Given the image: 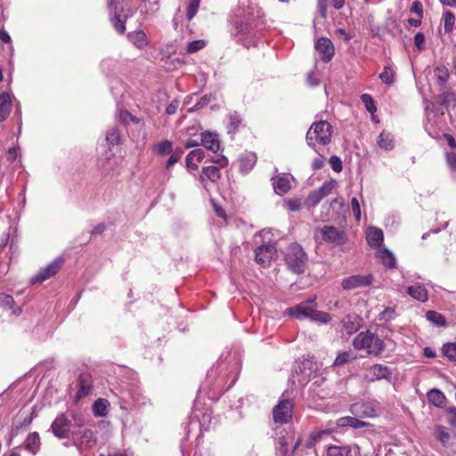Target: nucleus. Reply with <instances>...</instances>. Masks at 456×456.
I'll use <instances>...</instances> for the list:
<instances>
[{"instance_id": "nucleus-35", "label": "nucleus", "mask_w": 456, "mask_h": 456, "mask_svg": "<svg viewBox=\"0 0 456 456\" xmlns=\"http://www.w3.org/2000/svg\"><path fill=\"white\" fill-rule=\"evenodd\" d=\"M442 354L449 361L456 362V343H445L442 347Z\"/></svg>"}, {"instance_id": "nucleus-16", "label": "nucleus", "mask_w": 456, "mask_h": 456, "mask_svg": "<svg viewBox=\"0 0 456 456\" xmlns=\"http://www.w3.org/2000/svg\"><path fill=\"white\" fill-rule=\"evenodd\" d=\"M351 411L360 418H373L377 415L375 409L367 403H354Z\"/></svg>"}, {"instance_id": "nucleus-20", "label": "nucleus", "mask_w": 456, "mask_h": 456, "mask_svg": "<svg viewBox=\"0 0 456 456\" xmlns=\"http://www.w3.org/2000/svg\"><path fill=\"white\" fill-rule=\"evenodd\" d=\"M370 373L372 378L371 380L381 379H389L392 375V372L388 369L387 366L382 364H374L370 368Z\"/></svg>"}, {"instance_id": "nucleus-36", "label": "nucleus", "mask_w": 456, "mask_h": 456, "mask_svg": "<svg viewBox=\"0 0 456 456\" xmlns=\"http://www.w3.org/2000/svg\"><path fill=\"white\" fill-rule=\"evenodd\" d=\"M91 389V385L89 381L88 376H81L79 379V389L77 393L78 397L86 396L89 394Z\"/></svg>"}, {"instance_id": "nucleus-56", "label": "nucleus", "mask_w": 456, "mask_h": 456, "mask_svg": "<svg viewBox=\"0 0 456 456\" xmlns=\"http://www.w3.org/2000/svg\"><path fill=\"white\" fill-rule=\"evenodd\" d=\"M351 354L348 352H341L338 354L334 361V365H343L349 362Z\"/></svg>"}, {"instance_id": "nucleus-11", "label": "nucleus", "mask_w": 456, "mask_h": 456, "mask_svg": "<svg viewBox=\"0 0 456 456\" xmlns=\"http://www.w3.org/2000/svg\"><path fill=\"white\" fill-rule=\"evenodd\" d=\"M314 307L309 305L308 302H301L295 306L289 307L287 311L288 314L299 320L311 318Z\"/></svg>"}, {"instance_id": "nucleus-61", "label": "nucleus", "mask_w": 456, "mask_h": 456, "mask_svg": "<svg viewBox=\"0 0 456 456\" xmlns=\"http://www.w3.org/2000/svg\"><path fill=\"white\" fill-rule=\"evenodd\" d=\"M436 436L443 444L447 443L450 439L449 433L443 427L437 428Z\"/></svg>"}, {"instance_id": "nucleus-15", "label": "nucleus", "mask_w": 456, "mask_h": 456, "mask_svg": "<svg viewBox=\"0 0 456 456\" xmlns=\"http://www.w3.org/2000/svg\"><path fill=\"white\" fill-rule=\"evenodd\" d=\"M72 434L77 436L78 444L86 448L93 447L96 443L94 432L91 429L86 428L79 432H72Z\"/></svg>"}, {"instance_id": "nucleus-23", "label": "nucleus", "mask_w": 456, "mask_h": 456, "mask_svg": "<svg viewBox=\"0 0 456 456\" xmlns=\"http://www.w3.org/2000/svg\"><path fill=\"white\" fill-rule=\"evenodd\" d=\"M40 444V437L37 432L30 433L25 441V448L34 455L39 451Z\"/></svg>"}, {"instance_id": "nucleus-63", "label": "nucleus", "mask_w": 456, "mask_h": 456, "mask_svg": "<svg viewBox=\"0 0 456 456\" xmlns=\"http://www.w3.org/2000/svg\"><path fill=\"white\" fill-rule=\"evenodd\" d=\"M180 102L177 99H174L166 108V112L167 115H173L176 112L179 107Z\"/></svg>"}, {"instance_id": "nucleus-13", "label": "nucleus", "mask_w": 456, "mask_h": 456, "mask_svg": "<svg viewBox=\"0 0 456 456\" xmlns=\"http://www.w3.org/2000/svg\"><path fill=\"white\" fill-rule=\"evenodd\" d=\"M12 107L11 95L6 92L0 93V122L4 121L9 117Z\"/></svg>"}, {"instance_id": "nucleus-46", "label": "nucleus", "mask_w": 456, "mask_h": 456, "mask_svg": "<svg viewBox=\"0 0 456 456\" xmlns=\"http://www.w3.org/2000/svg\"><path fill=\"white\" fill-rule=\"evenodd\" d=\"M354 449L355 453L359 456H379V452H376L371 444H369L363 452H362V447L357 444L354 445Z\"/></svg>"}, {"instance_id": "nucleus-59", "label": "nucleus", "mask_w": 456, "mask_h": 456, "mask_svg": "<svg viewBox=\"0 0 456 456\" xmlns=\"http://www.w3.org/2000/svg\"><path fill=\"white\" fill-rule=\"evenodd\" d=\"M425 43V36L423 33L419 32L414 37V45L418 48V50L422 51L424 47Z\"/></svg>"}, {"instance_id": "nucleus-8", "label": "nucleus", "mask_w": 456, "mask_h": 456, "mask_svg": "<svg viewBox=\"0 0 456 456\" xmlns=\"http://www.w3.org/2000/svg\"><path fill=\"white\" fill-rule=\"evenodd\" d=\"M373 276L371 274L367 275H352L343 279L341 286L346 290H351L357 288L367 287L372 283Z\"/></svg>"}, {"instance_id": "nucleus-17", "label": "nucleus", "mask_w": 456, "mask_h": 456, "mask_svg": "<svg viewBox=\"0 0 456 456\" xmlns=\"http://www.w3.org/2000/svg\"><path fill=\"white\" fill-rule=\"evenodd\" d=\"M257 157L254 152H245L240 157V169L243 173L249 172L256 165Z\"/></svg>"}, {"instance_id": "nucleus-37", "label": "nucleus", "mask_w": 456, "mask_h": 456, "mask_svg": "<svg viewBox=\"0 0 456 456\" xmlns=\"http://www.w3.org/2000/svg\"><path fill=\"white\" fill-rule=\"evenodd\" d=\"M310 319L314 322L322 323V324H326V323L330 322L331 320L330 315L328 313L319 311L316 308H314L313 310Z\"/></svg>"}, {"instance_id": "nucleus-28", "label": "nucleus", "mask_w": 456, "mask_h": 456, "mask_svg": "<svg viewBox=\"0 0 456 456\" xmlns=\"http://www.w3.org/2000/svg\"><path fill=\"white\" fill-rule=\"evenodd\" d=\"M427 319L437 327H444L446 324L445 317L436 311L429 310L426 313Z\"/></svg>"}, {"instance_id": "nucleus-1", "label": "nucleus", "mask_w": 456, "mask_h": 456, "mask_svg": "<svg viewBox=\"0 0 456 456\" xmlns=\"http://www.w3.org/2000/svg\"><path fill=\"white\" fill-rule=\"evenodd\" d=\"M332 126L325 120H320L312 124L308 129L305 141L308 146L317 151L316 145H327L331 141Z\"/></svg>"}, {"instance_id": "nucleus-26", "label": "nucleus", "mask_w": 456, "mask_h": 456, "mask_svg": "<svg viewBox=\"0 0 456 456\" xmlns=\"http://www.w3.org/2000/svg\"><path fill=\"white\" fill-rule=\"evenodd\" d=\"M352 448L350 445H330L327 448L328 456H351Z\"/></svg>"}, {"instance_id": "nucleus-9", "label": "nucleus", "mask_w": 456, "mask_h": 456, "mask_svg": "<svg viewBox=\"0 0 456 456\" xmlns=\"http://www.w3.org/2000/svg\"><path fill=\"white\" fill-rule=\"evenodd\" d=\"M315 49L324 62H329L335 53L334 45L327 37L319 38L315 43Z\"/></svg>"}, {"instance_id": "nucleus-45", "label": "nucleus", "mask_w": 456, "mask_h": 456, "mask_svg": "<svg viewBox=\"0 0 456 456\" xmlns=\"http://www.w3.org/2000/svg\"><path fill=\"white\" fill-rule=\"evenodd\" d=\"M156 150L162 155L170 154L173 152L172 142L167 140L160 142L156 145Z\"/></svg>"}, {"instance_id": "nucleus-29", "label": "nucleus", "mask_w": 456, "mask_h": 456, "mask_svg": "<svg viewBox=\"0 0 456 456\" xmlns=\"http://www.w3.org/2000/svg\"><path fill=\"white\" fill-rule=\"evenodd\" d=\"M109 403L104 399H98L93 405V411L95 416L105 417L108 414Z\"/></svg>"}, {"instance_id": "nucleus-54", "label": "nucleus", "mask_w": 456, "mask_h": 456, "mask_svg": "<svg viewBox=\"0 0 456 456\" xmlns=\"http://www.w3.org/2000/svg\"><path fill=\"white\" fill-rule=\"evenodd\" d=\"M395 314L394 308L387 307L379 314V319L380 321L389 322L395 318Z\"/></svg>"}, {"instance_id": "nucleus-44", "label": "nucleus", "mask_w": 456, "mask_h": 456, "mask_svg": "<svg viewBox=\"0 0 456 456\" xmlns=\"http://www.w3.org/2000/svg\"><path fill=\"white\" fill-rule=\"evenodd\" d=\"M322 199V196H321L318 191L315 190L309 193L305 200V204L307 207L313 208L315 207Z\"/></svg>"}, {"instance_id": "nucleus-50", "label": "nucleus", "mask_w": 456, "mask_h": 456, "mask_svg": "<svg viewBox=\"0 0 456 456\" xmlns=\"http://www.w3.org/2000/svg\"><path fill=\"white\" fill-rule=\"evenodd\" d=\"M183 153V151L182 148H176L175 151L174 152H172V155L170 156V158L168 159V160L167 161L166 163V167L167 168H169L171 167L174 164H175L176 162H178V160L181 159L182 155Z\"/></svg>"}, {"instance_id": "nucleus-2", "label": "nucleus", "mask_w": 456, "mask_h": 456, "mask_svg": "<svg viewBox=\"0 0 456 456\" xmlns=\"http://www.w3.org/2000/svg\"><path fill=\"white\" fill-rule=\"evenodd\" d=\"M353 346L357 350L365 349L369 354L378 355L385 349L384 341L370 331L359 333L353 341Z\"/></svg>"}, {"instance_id": "nucleus-32", "label": "nucleus", "mask_w": 456, "mask_h": 456, "mask_svg": "<svg viewBox=\"0 0 456 456\" xmlns=\"http://www.w3.org/2000/svg\"><path fill=\"white\" fill-rule=\"evenodd\" d=\"M378 144L387 151L392 150L394 148L392 135L389 133L382 132L379 136Z\"/></svg>"}, {"instance_id": "nucleus-21", "label": "nucleus", "mask_w": 456, "mask_h": 456, "mask_svg": "<svg viewBox=\"0 0 456 456\" xmlns=\"http://www.w3.org/2000/svg\"><path fill=\"white\" fill-rule=\"evenodd\" d=\"M407 293L413 298L425 302L428 300V291L421 284H416L407 288Z\"/></svg>"}, {"instance_id": "nucleus-38", "label": "nucleus", "mask_w": 456, "mask_h": 456, "mask_svg": "<svg viewBox=\"0 0 456 456\" xmlns=\"http://www.w3.org/2000/svg\"><path fill=\"white\" fill-rule=\"evenodd\" d=\"M230 122L228 124V133L234 134L237 132L241 124V118L237 112L231 113L229 116Z\"/></svg>"}, {"instance_id": "nucleus-57", "label": "nucleus", "mask_w": 456, "mask_h": 456, "mask_svg": "<svg viewBox=\"0 0 456 456\" xmlns=\"http://www.w3.org/2000/svg\"><path fill=\"white\" fill-rule=\"evenodd\" d=\"M449 424L456 428V407H449L445 410Z\"/></svg>"}, {"instance_id": "nucleus-18", "label": "nucleus", "mask_w": 456, "mask_h": 456, "mask_svg": "<svg viewBox=\"0 0 456 456\" xmlns=\"http://www.w3.org/2000/svg\"><path fill=\"white\" fill-rule=\"evenodd\" d=\"M221 177L219 167L214 166L204 167L200 176L201 183L205 184L206 180L213 183L218 181Z\"/></svg>"}, {"instance_id": "nucleus-6", "label": "nucleus", "mask_w": 456, "mask_h": 456, "mask_svg": "<svg viewBox=\"0 0 456 456\" xmlns=\"http://www.w3.org/2000/svg\"><path fill=\"white\" fill-rule=\"evenodd\" d=\"M71 422L64 414L58 415L51 425L53 435L59 439L68 438L70 434Z\"/></svg>"}, {"instance_id": "nucleus-24", "label": "nucleus", "mask_w": 456, "mask_h": 456, "mask_svg": "<svg viewBox=\"0 0 456 456\" xmlns=\"http://www.w3.org/2000/svg\"><path fill=\"white\" fill-rule=\"evenodd\" d=\"M273 189L278 194H285L290 190V182L285 175H280L273 182Z\"/></svg>"}, {"instance_id": "nucleus-60", "label": "nucleus", "mask_w": 456, "mask_h": 456, "mask_svg": "<svg viewBox=\"0 0 456 456\" xmlns=\"http://www.w3.org/2000/svg\"><path fill=\"white\" fill-rule=\"evenodd\" d=\"M351 207L355 218L359 221L361 218V208L360 203L356 198L352 199Z\"/></svg>"}, {"instance_id": "nucleus-34", "label": "nucleus", "mask_w": 456, "mask_h": 456, "mask_svg": "<svg viewBox=\"0 0 456 456\" xmlns=\"http://www.w3.org/2000/svg\"><path fill=\"white\" fill-rule=\"evenodd\" d=\"M439 86H444L449 78V70L445 66H438L434 70Z\"/></svg>"}, {"instance_id": "nucleus-19", "label": "nucleus", "mask_w": 456, "mask_h": 456, "mask_svg": "<svg viewBox=\"0 0 456 456\" xmlns=\"http://www.w3.org/2000/svg\"><path fill=\"white\" fill-rule=\"evenodd\" d=\"M427 398L429 403L437 408H444L445 406L446 397L439 389L433 388L429 390L427 394Z\"/></svg>"}, {"instance_id": "nucleus-25", "label": "nucleus", "mask_w": 456, "mask_h": 456, "mask_svg": "<svg viewBox=\"0 0 456 456\" xmlns=\"http://www.w3.org/2000/svg\"><path fill=\"white\" fill-rule=\"evenodd\" d=\"M330 435V431L328 429L313 431L306 441L305 446L307 448H312L315 446V444L319 443L324 436Z\"/></svg>"}, {"instance_id": "nucleus-27", "label": "nucleus", "mask_w": 456, "mask_h": 456, "mask_svg": "<svg viewBox=\"0 0 456 456\" xmlns=\"http://www.w3.org/2000/svg\"><path fill=\"white\" fill-rule=\"evenodd\" d=\"M378 256L382 260L385 265L388 267H395L396 262L395 257L387 248H379L378 251Z\"/></svg>"}, {"instance_id": "nucleus-53", "label": "nucleus", "mask_w": 456, "mask_h": 456, "mask_svg": "<svg viewBox=\"0 0 456 456\" xmlns=\"http://www.w3.org/2000/svg\"><path fill=\"white\" fill-rule=\"evenodd\" d=\"M14 305V299L12 296L0 293V305L11 309Z\"/></svg>"}, {"instance_id": "nucleus-7", "label": "nucleus", "mask_w": 456, "mask_h": 456, "mask_svg": "<svg viewBox=\"0 0 456 456\" xmlns=\"http://www.w3.org/2000/svg\"><path fill=\"white\" fill-rule=\"evenodd\" d=\"M63 265V259L58 257L50 263L46 267L41 269L37 275L31 279L32 283H41L55 275Z\"/></svg>"}, {"instance_id": "nucleus-31", "label": "nucleus", "mask_w": 456, "mask_h": 456, "mask_svg": "<svg viewBox=\"0 0 456 456\" xmlns=\"http://www.w3.org/2000/svg\"><path fill=\"white\" fill-rule=\"evenodd\" d=\"M338 425L341 427L350 426L354 428H360L368 425V423L362 421L354 417H345L338 419Z\"/></svg>"}, {"instance_id": "nucleus-42", "label": "nucleus", "mask_w": 456, "mask_h": 456, "mask_svg": "<svg viewBox=\"0 0 456 456\" xmlns=\"http://www.w3.org/2000/svg\"><path fill=\"white\" fill-rule=\"evenodd\" d=\"M454 22H455L454 14L452 12L447 11L444 13V28L445 33H449L452 30Z\"/></svg>"}, {"instance_id": "nucleus-12", "label": "nucleus", "mask_w": 456, "mask_h": 456, "mask_svg": "<svg viewBox=\"0 0 456 456\" xmlns=\"http://www.w3.org/2000/svg\"><path fill=\"white\" fill-rule=\"evenodd\" d=\"M200 143L208 150L216 152L220 148V142L216 134L205 132L201 134Z\"/></svg>"}, {"instance_id": "nucleus-43", "label": "nucleus", "mask_w": 456, "mask_h": 456, "mask_svg": "<svg viewBox=\"0 0 456 456\" xmlns=\"http://www.w3.org/2000/svg\"><path fill=\"white\" fill-rule=\"evenodd\" d=\"M106 140L111 145L118 144L120 141L118 130L116 127L110 128L106 133Z\"/></svg>"}, {"instance_id": "nucleus-51", "label": "nucleus", "mask_w": 456, "mask_h": 456, "mask_svg": "<svg viewBox=\"0 0 456 456\" xmlns=\"http://www.w3.org/2000/svg\"><path fill=\"white\" fill-rule=\"evenodd\" d=\"M204 157H205V152L202 149H195V150L191 151L186 156V160H188V162H191L190 159H193L194 160H196L198 162H201L203 160Z\"/></svg>"}, {"instance_id": "nucleus-3", "label": "nucleus", "mask_w": 456, "mask_h": 456, "mask_svg": "<svg viewBox=\"0 0 456 456\" xmlns=\"http://www.w3.org/2000/svg\"><path fill=\"white\" fill-rule=\"evenodd\" d=\"M285 262L289 270L294 273L300 274L305 270L307 256L301 246L291 244L287 248Z\"/></svg>"}, {"instance_id": "nucleus-5", "label": "nucleus", "mask_w": 456, "mask_h": 456, "mask_svg": "<svg viewBox=\"0 0 456 456\" xmlns=\"http://www.w3.org/2000/svg\"><path fill=\"white\" fill-rule=\"evenodd\" d=\"M293 403L289 399H283L273 408V416L275 423L285 424L292 418Z\"/></svg>"}, {"instance_id": "nucleus-62", "label": "nucleus", "mask_w": 456, "mask_h": 456, "mask_svg": "<svg viewBox=\"0 0 456 456\" xmlns=\"http://www.w3.org/2000/svg\"><path fill=\"white\" fill-rule=\"evenodd\" d=\"M411 12L416 13L419 15V18H422V15H423L422 4L418 0L413 1V3L411 4Z\"/></svg>"}, {"instance_id": "nucleus-47", "label": "nucleus", "mask_w": 456, "mask_h": 456, "mask_svg": "<svg viewBox=\"0 0 456 456\" xmlns=\"http://www.w3.org/2000/svg\"><path fill=\"white\" fill-rule=\"evenodd\" d=\"M335 184H336V182L334 180L325 182L317 191L321 194V196H322V198H324L331 192V191L335 187Z\"/></svg>"}, {"instance_id": "nucleus-55", "label": "nucleus", "mask_w": 456, "mask_h": 456, "mask_svg": "<svg viewBox=\"0 0 456 456\" xmlns=\"http://www.w3.org/2000/svg\"><path fill=\"white\" fill-rule=\"evenodd\" d=\"M329 162H330V165L331 168L333 169V171H335L337 173H339L342 171L343 164H342L341 159L338 156H331L330 158Z\"/></svg>"}, {"instance_id": "nucleus-64", "label": "nucleus", "mask_w": 456, "mask_h": 456, "mask_svg": "<svg viewBox=\"0 0 456 456\" xmlns=\"http://www.w3.org/2000/svg\"><path fill=\"white\" fill-rule=\"evenodd\" d=\"M446 159L450 168L456 171V152H447Z\"/></svg>"}, {"instance_id": "nucleus-10", "label": "nucleus", "mask_w": 456, "mask_h": 456, "mask_svg": "<svg viewBox=\"0 0 456 456\" xmlns=\"http://www.w3.org/2000/svg\"><path fill=\"white\" fill-rule=\"evenodd\" d=\"M275 248L272 245H261L255 249L256 261L263 266L269 265Z\"/></svg>"}, {"instance_id": "nucleus-41", "label": "nucleus", "mask_w": 456, "mask_h": 456, "mask_svg": "<svg viewBox=\"0 0 456 456\" xmlns=\"http://www.w3.org/2000/svg\"><path fill=\"white\" fill-rule=\"evenodd\" d=\"M207 43L205 40L199 39L193 40L187 44L186 52L187 53H194L206 46Z\"/></svg>"}, {"instance_id": "nucleus-14", "label": "nucleus", "mask_w": 456, "mask_h": 456, "mask_svg": "<svg viewBox=\"0 0 456 456\" xmlns=\"http://www.w3.org/2000/svg\"><path fill=\"white\" fill-rule=\"evenodd\" d=\"M366 240L370 247L373 248H379L384 240L382 230L376 227H370L367 230Z\"/></svg>"}, {"instance_id": "nucleus-22", "label": "nucleus", "mask_w": 456, "mask_h": 456, "mask_svg": "<svg viewBox=\"0 0 456 456\" xmlns=\"http://www.w3.org/2000/svg\"><path fill=\"white\" fill-rule=\"evenodd\" d=\"M127 37L129 41L139 49L144 48L148 44L146 34L142 30L131 32Z\"/></svg>"}, {"instance_id": "nucleus-49", "label": "nucleus", "mask_w": 456, "mask_h": 456, "mask_svg": "<svg viewBox=\"0 0 456 456\" xmlns=\"http://www.w3.org/2000/svg\"><path fill=\"white\" fill-rule=\"evenodd\" d=\"M361 100L364 103L366 110L373 113L376 111V107L372 97L370 94H363L361 95Z\"/></svg>"}, {"instance_id": "nucleus-40", "label": "nucleus", "mask_w": 456, "mask_h": 456, "mask_svg": "<svg viewBox=\"0 0 456 456\" xmlns=\"http://www.w3.org/2000/svg\"><path fill=\"white\" fill-rule=\"evenodd\" d=\"M112 26L119 34H123L126 30L125 20L121 19V15L115 11L114 16L110 19Z\"/></svg>"}, {"instance_id": "nucleus-4", "label": "nucleus", "mask_w": 456, "mask_h": 456, "mask_svg": "<svg viewBox=\"0 0 456 456\" xmlns=\"http://www.w3.org/2000/svg\"><path fill=\"white\" fill-rule=\"evenodd\" d=\"M318 232L321 234L322 240L324 242L331 243L336 246H342L347 242L346 232L342 230H338L335 226L324 225L318 229Z\"/></svg>"}, {"instance_id": "nucleus-30", "label": "nucleus", "mask_w": 456, "mask_h": 456, "mask_svg": "<svg viewBox=\"0 0 456 456\" xmlns=\"http://www.w3.org/2000/svg\"><path fill=\"white\" fill-rule=\"evenodd\" d=\"M341 330L348 335H352L358 330V325L353 321L350 315H346L340 321Z\"/></svg>"}, {"instance_id": "nucleus-48", "label": "nucleus", "mask_w": 456, "mask_h": 456, "mask_svg": "<svg viewBox=\"0 0 456 456\" xmlns=\"http://www.w3.org/2000/svg\"><path fill=\"white\" fill-rule=\"evenodd\" d=\"M236 32L240 35H251L254 33L253 27L247 22H240L236 24Z\"/></svg>"}, {"instance_id": "nucleus-33", "label": "nucleus", "mask_w": 456, "mask_h": 456, "mask_svg": "<svg viewBox=\"0 0 456 456\" xmlns=\"http://www.w3.org/2000/svg\"><path fill=\"white\" fill-rule=\"evenodd\" d=\"M395 71L390 66H385L383 71L379 74L381 81L387 85L395 83Z\"/></svg>"}, {"instance_id": "nucleus-52", "label": "nucleus", "mask_w": 456, "mask_h": 456, "mask_svg": "<svg viewBox=\"0 0 456 456\" xmlns=\"http://www.w3.org/2000/svg\"><path fill=\"white\" fill-rule=\"evenodd\" d=\"M210 100H211L210 95L205 94V95L201 96L200 98V100L197 102V103L193 107H191L188 110V112H193L199 109H201L202 107L208 105L210 102Z\"/></svg>"}, {"instance_id": "nucleus-58", "label": "nucleus", "mask_w": 456, "mask_h": 456, "mask_svg": "<svg viewBox=\"0 0 456 456\" xmlns=\"http://www.w3.org/2000/svg\"><path fill=\"white\" fill-rule=\"evenodd\" d=\"M316 152L319 154V156L314 158L312 162V169L314 171H317L323 167L325 159V158L321 155L318 151Z\"/></svg>"}, {"instance_id": "nucleus-39", "label": "nucleus", "mask_w": 456, "mask_h": 456, "mask_svg": "<svg viewBox=\"0 0 456 456\" xmlns=\"http://www.w3.org/2000/svg\"><path fill=\"white\" fill-rule=\"evenodd\" d=\"M201 0H188L186 6V17L191 20L197 13Z\"/></svg>"}]
</instances>
